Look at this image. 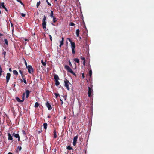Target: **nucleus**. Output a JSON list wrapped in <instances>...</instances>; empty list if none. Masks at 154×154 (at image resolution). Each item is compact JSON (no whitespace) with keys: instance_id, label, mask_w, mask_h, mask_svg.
Wrapping results in <instances>:
<instances>
[{"instance_id":"36","label":"nucleus","mask_w":154,"mask_h":154,"mask_svg":"<svg viewBox=\"0 0 154 154\" xmlns=\"http://www.w3.org/2000/svg\"><path fill=\"white\" fill-rule=\"evenodd\" d=\"M46 2L47 3V4L48 5L51 6V4L50 3H49L48 0H46Z\"/></svg>"},{"instance_id":"47","label":"nucleus","mask_w":154,"mask_h":154,"mask_svg":"<svg viewBox=\"0 0 154 154\" xmlns=\"http://www.w3.org/2000/svg\"><path fill=\"white\" fill-rule=\"evenodd\" d=\"M21 15L22 17H25V14L23 13H22Z\"/></svg>"},{"instance_id":"26","label":"nucleus","mask_w":154,"mask_h":154,"mask_svg":"<svg viewBox=\"0 0 154 154\" xmlns=\"http://www.w3.org/2000/svg\"><path fill=\"white\" fill-rule=\"evenodd\" d=\"M60 84V83L58 80L55 81V85L57 86L58 85Z\"/></svg>"},{"instance_id":"15","label":"nucleus","mask_w":154,"mask_h":154,"mask_svg":"<svg viewBox=\"0 0 154 154\" xmlns=\"http://www.w3.org/2000/svg\"><path fill=\"white\" fill-rule=\"evenodd\" d=\"M54 79L55 80V81L58 80L59 79V77H58V76L56 74L54 75Z\"/></svg>"},{"instance_id":"25","label":"nucleus","mask_w":154,"mask_h":154,"mask_svg":"<svg viewBox=\"0 0 154 154\" xmlns=\"http://www.w3.org/2000/svg\"><path fill=\"white\" fill-rule=\"evenodd\" d=\"M53 14H53V11H51V14H50V16L51 17H54V16H53Z\"/></svg>"},{"instance_id":"41","label":"nucleus","mask_w":154,"mask_h":154,"mask_svg":"<svg viewBox=\"0 0 154 154\" xmlns=\"http://www.w3.org/2000/svg\"><path fill=\"white\" fill-rule=\"evenodd\" d=\"M71 73L72 74L74 75L75 76H76V74L73 72V71H72V72H71Z\"/></svg>"},{"instance_id":"28","label":"nucleus","mask_w":154,"mask_h":154,"mask_svg":"<svg viewBox=\"0 0 154 154\" xmlns=\"http://www.w3.org/2000/svg\"><path fill=\"white\" fill-rule=\"evenodd\" d=\"M4 42L6 45H8V42L7 40L6 39H4Z\"/></svg>"},{"instance_id":"13","label":"nucleus","mask_w":154,"mask_h":154,"mask_svg":"<svg viewBox=\"0 0 154 154\" xmlns=\"http://www.w3.org/2000/svg\"><path fill=\"white\" fill-rule=\"evenodd\" d=\"M41 63L44 66H45L46 65V61L45 60L44 61L43 60H41Z\"/></svg>"},{"instance_id":"22","label":"nucleus","mask_w":154,"mask_h":154,"mask_svg":"<svg viewBox=\"0 0 154 154\" xmlns=\"http://www.w3.org/2000/svg\"><path fill=\"white\" fill-rule=\"evenodd\" d=\"M67 149L68 150H73V149L70 146H68L67 147Z\"/></svg>"},{"instance_id":"54","label":"nucleus","mask_w":154,"mask_h":154,"mask_svg":"<svg viewBox=\"0 0 154 154\" xmlns=\"http://www.w3.org/2000/svg\"><path fill=\"white\" fill-rule=\"evenodd\" d=\"M48 117V118H51V116L49 115H48V117Z\"/></svg>"},{"instance_id":"19","label":"nucleus","mask_w":154,"mask_h":154,"mask_svg":"<svg viewBox=\"0 0 154 154\" xmlns=\"http://www.w3.org/2000/svg\"><path fill=\"white\" fill-rule=\"evenodd\" d=\"M53 134H54V138H56L57 137V135L56 134V130L54 129L53 131Z\"/></svg>"},{"instance_id":"21","label":"nucleus","mask_w":154,"mask_h":154,"mask_svg":"<svg viewBox=\"0 0 154 154\" xmlns=\"http://www.w3.org/2000/svg\"><path fill=\"white\" fill-rule=\"evenodd\" d=\"M39 106V104L38 103V102H37L35 103V108H37Z\"/></svg>"},{"instance_id":"59","label":"nucleus","mask_w":154,"mask_h":154,"mask_svg":"<svg viewBox=\"0 0 154 154\" xmlns=\"http://www.w3.org/2000/svg\"><path fill=\"white\" fill-rule=\"evenodd\" d=\"M8 154H13V153L11 152H9Z\"/></svg>"},{"instance_id":"32","label":"nucleus","mask_w":154,"mask_h":154,"mask_svg":"<svg viewBox=\"0 0 154 154\" xmlns=\"http://www.w3.org/2000/svg\"><path fill=\"white\" fill-rule=\"evenodd\" d=\"M46 17L45 15H44L43 18L42 19V21H46Z\"/></svg>"},{"instance_id":"44","label":"nucleus","mask_w":154,"mask_h":154,"mask_svg":"<svg viewBox=\"0 0 154 154\" xmlns=\"http://www.w3.org/2000/svg\"><path fill=\"white\" fill-rule=\"evenodd\" d=\"M19 73L21 74V75H23V72L21 70H19Z\"/></svg>"},{"instance_id":"52","label":"nucleus","mask_w":154,"mask_h":154,"mask_svg":"<svg viewBox=\"0 0 154 154\" xmlns=\"http://www.w3.org/2000/svg\"><path fill=\"white\" fill-rule=\"evenodd\" d=\"M85 60L83 61V65H85Z\"/></svg>"},{"instance_id":"37","label":"nucleus","mask_w":154,"mask_h":154,"mask_svg":"<svg viewBox=\"0 0 154 154\" xmlns=\"http://www.w3.org/2000/svg\"><path fill=\"white\" fill-rule=\"evenodd\" d=\"M54 95L56 97V98H57L58 96H60L59 94L58 93H54Z\"/></svg>"},{"instance_id":"29","label":"nucleus","mask_w":154,"mask_h":154,"mask_svg":"<svg viewBox=\"0 0 154 154\" xmlns=\"http://www.w3.org/2000/svg\"><path fill=\"white\" fill-rule=\"evenodd\" d=\"M2 54L4 55V58H5V56L6 54V52L3 50V52L2 53Z\"/></svg>"},{"instance_id":"31","label":"nucleus","mask_w":154,"mask_h":154,"mask_svg":"<svg viewBox=\"0 0 154 154\" xmlns=\"http://www.w3.org/2000/svg\"><path fill=\"white\" fill-rule=\"evenodd\" d=\"M68 72L71 73L73 71L70 68L69 69H68L67 70Z\"/></svg>"},{"instance_id":"1","label":"nucleus","mask_w":154,"mask_h":154,"mask_svg":"<svg viewBox=\"0 0 154 154\" xmlns=\"http://www.w3.org/2000/svg\"><path fill=\"white\" fill-rule=\"evenodd\" d=\"M64 82L65 83L64 86L66 88L67 90L69 91L70 88L69 87V84L71 85V84L69 83V81L66 79L64 81Z\"/></svg>"},{"instance_id":"60","label":"nucleus","mask_w":154,"mask_h":154,"mask_svg":"<svg viewBox=\"0 0 154 154\" xmlns=\"http://www.w3.org/2000/svg\"><path fill=\"white\" fill-rule=\"evenodd\" d=\"M5 10L7 12L8 11V10L7 9H6Z\"/></svg>"},{"instance_id":"23","label":"nucleus","mask_w":154,"mask_h":154,"mask_svg":"<svg viewBox=\"0 0 154 154\" xmlns=\"http://www.w3.org/2000/svg\"><path fill=\"white\" fill-rule=\"evenodd\" d=\"M64 68L66 70H67L68 69H69L70 67L68 65H65Z\"/></svg>"},{"instance_id":"42","label":"nucleus","mask_w":154,"mask_h":154,"mask_svg":"<svg viewBox=\"0 0 154 154\" xmlns=\"http://www.w3.org/2000/svg\"><path fill=\"white\" fill-rule=\"evenodd\" d=\"M49 38H50V40L51 41H52V36L50 35H49Z\"/></svg>"},{"instance_id":"3","label":"nucleus","mask_w":154,"mask_h":154,"mask_svg":"<svg viewBox=\"0 0 154 154\" xmlns=\"http://www.w3.org/2000/svg\"><path fill=\"white\" fill-rule=\"evenodd\" d=\"M28 69V72L30 74H32L33 72V70L32 66L31 65H28L26 67Z\"/></svg>"},{"instance_id":"11","label":"nucleus","mask_w":154,"mask_h":154,"mask_svg":"<svg viewBox=\"0 0 154 154\" xmlns=\"http://www.w3.org/2000/svg\"><path fill=\"white\" fill-rule=\"evenodd\" d=\"M30 92L31 91L28 90H26V97L27 98H28L29 94Z\"/></svg>"},{"instance_id":"39","label":"nucleus","mask_w":154,"mask_h":154,"mask_svg":"<svg viewBox=\"0 0 154 154\" xmlns=\"http://www.w3.org/2000/svg\"><path fill=\"white\" fill-rule=\"evenodd\" d=\"M75 48H72V53L73 54H75Z\"/></svg>"},{"instance_id":"18","label":"nucleus","mask_w":154,"mask_h":154,"mask_svg":"<svg viewBox=\"0 0 154 154\" xmlns=\"http://www.w3.org/2000/svg\"><path fill=\"white\" fill-rule=\"evenodd\" d=\"M47 123H44L43 124V126L44 127V129L46 130L47 129Z\"/></svg>"},{"instance_id":"55","label":"nucleus","mask_w":154,"mask_h":154,"mask_svg":"<svg viewBox=\"0 0 154 154\" xmlns=\"http://www.w3.org/2000/svg\"><path fill=\"white\" fill-rule=\"evenodd\" d=\"M16 134L14 133H12V136H14V135L15 134Z\"/></svg>"},{"instance_id":"12","label":"nucleus","mask_w":154,"mask_h":154,"mask_svg":"<svg viewBox=\"0 0 154 154\" xmlns=\"http://www.w3.org/2000/svg\"><path fill=\"white\" fill-rule=\"evenodd\" d=\"M8 140H13V138L9 133H8Z\"/></svg>"},{"instance_id":"63","label":"nucleus","mask_w":154,"mask_h":154,"mask_svg":"<svg viewBox=\"0 0 154 154\" xmlns=\"http://www.w3.org/2000/svg\"><path fill=\"white\" fill-rule=\"evenodd\" d=\"M52 24L53 26H54V24H53V23H52Z\"/></svg>"},{"instance_id":"51","label":"nucleus","mask_w":154,"mask_h":154,"mask_svg":"<svg viewBox=\"0 0 154 154\" xmlns=\"http://www.w3.org/2000/svg\"><path fill=\"white\" fill-rule=\"evenodd\" d=\"M63 97L64 98V99L66 100V96H64Z\"/></svg>"},{"instance_id":"49","label":"nucleus","mask_w":154,"mask_h":154,"mask_svg":"<svg viewBox=\"0 0 154 154\" xmlns=\"http://www.w3.org/2000/svg\"><path fill=\"white\" fill-rule=\"evenodd\" d=\"M82 76L83 77V78H84V77H85V75H84V73H83L82 74Z\"/></svg>"},{"instance_id":"43","label":"nucleus","mask_w":154,"mask_h":154,"mask_svg":"<svg viewBox=\"0 0 154 154\" xmlns=\"http://www.w3.org/2000/svg\"><path fill=\"white\" fill-rule=\"evenodd\" d=\"M21 76L22 77V79H23V80L24 79H26L25 77L23 75H21Z\"/></svg>"},{"instance_id":"8","label":"nucleus","mask_w":154,"mask_h":154,"mask_svg":"<svg viewBox=\"0 0 154 154\" xmlns=\"http://www.w3.org/2000/svg\"><path fill=\"white\" fill-rule=\"evenodd\" d=\"M11 75L10 73H8L7 74V75L6 76V83H7L8 82L9 80L10 77H11Z\"/></svg>"},{"instance_id":"40","label":"nucleus","mask_w":154,"mask_h":154,"mask_svg":"<svg viewBox=\"0 0 154 154\" xmlns=\"http://www.w3.org/2000/svg\"><path fill=\"white\" fill-rule=\"evenodd\" d=\"M80 58L81 59V60H83V61L85 60V58L84 57H83L82 56L80 57Z\"/></svg>"},{"instance_id":"4","label":"nucleus","mask_w":154,"mask_h":154,"mask_svg":"<svg viewBox=\"0 0 154 154\" xmlns=\"http://www.w3.org/2000/svg\"><path fill=\"white\" fill-rule=\"evenodd\" d=\"M25 93H23V98H22V100H21L20 99L18 98V97H16V100L18 102H23V101L24 100V98L25 97Z\"/></svg>"},{"instance_id":"10","label":"nucleus","mask_w":154,"mask_h":154,"mask_svg":"<svg viewBox=\"0 0 154 154\" xmlns=\"http://www.w3.org/2000/svg\"><path fill=\"white\" fill-rule=\"evenodd\" d=\"M63 41H64V38L63 37H62V38L61 41H60V44L59 45V47H61V46L63 45Z\"/></svg>"},{"instance_id":"61","label":"nucleus","mask_w":154,"mask_h":154,"mask_svg":"<svg viewBox=\"0 0 154 154\" xmlns=\"http://www.w3.org/2000/svg\"><path fill=\"white\" fill-rule=\"evenodd\" d=\"M25 41H28V39L25 38Z\"/></svg>"},{"instance_id":"45","label":"nucleus","mask_w":154,"mask_h":154,"mask_svg":"<svg viewBox=\"0 0 154 154\" xmlns=\"http://www.w3.org/2000/svg\"><path fill=\"white\" fill-rule=\"evenodd\" d=\"M25 65L26 66V68L28 66H27V62L25 61Z\"/></svg>"},{"instance_id":"58","label":"nucleus","mask_w":154,"mask_h":154,"mask_svg":"<svg viewBox=\"0 0 154 154\" xmlns=\"http://www.w3.org/2000/svg\"><path fill=\"white\" fill-rule=\"evenodd\" d=\"M3 9H4L5 10L6 9V8L5 7H5H3Z\"/></svg>"},{"instance_id":"27","label":"nucleus","mask_w":154,"mask_h":154,"mask_svg":"<svg viewBox=\"0 0 154 154\" xmlns=\"http://www.w3.org/2000/svg\"><path fill=\"white\" fill-rule=\"evenodd\" d=\"M22 149V147L21 146H18L17 150V151H18V150L19 151H20Z\"/></svg>"},{"instance_id":"9","label":"nucleus","mask_w":154,"mask_h":154,"mask_svg":"<svg viewBox=\"0 0 154 154\" xmlns=\"http://www.w3.org/2000/svg\"><path fill=\"white\" fill-rule=\"evenodd\" d=\"M46 21H42V26L43 29H45L46 28Z\"/></svg>"},{"instance_id":"64","label":"nucleus","mask_w":154,"mask_h":154,"mask_svg":"<svg viewBox=\"0 0 154 154\" xmlns=\"http://www.w3.org/2000/svg\"><path fill=\"white\" fill-rule=\"evenodd\" d=\"M21 82H23V80L22 79H21Z\"/></svg>"},{"instance_id":"53","label":"nucleus","mask_w":154,"mask_h":154,"mask_svg":"<svg viewBox=\"0 0 154 154\" xmlns=\"http://www.w3.org/2000/svg\"><path fill=\"white\" fill-rule=\"evenodd\" d=\"M14 84H13V85H14V87H15V85H16L15 82H14Z\"/></svg>"},{"instance_id":"17","label":"nucleus","mask_w":154,"mask_h":154,"mask_svg":"<svg viewBox=\"0 0 154 154\" xmlns=\"http://www.w3.org/2000/svg\"><path fill=\"white\" fill-rule=\"evenodd\" d=\"M13 72L14 75L16 76H17L18 73V72L16 70H14L13 71Z\"/></svg>"},{"instance_id":"35","label":"nucleus","mask_w":154,"mask_h":154,"mask_svg":"<svg viewBox=\"0 0 154 154\" xmlns=\"http://www.w3.org/2000/svg\"><path fill=\"white\" fill-rule=\"evenodd\" d=\"M92 75V71L91 70H90L89 71V75L91 77Z\"/></svg>"},{"instance_id":"6","label":"nucleus","mask_w":154,"mask_h":154,"mask_svg":"<svg viewBox=\"0 0 154 154\" xmlns=\"http://www.w3.org/2000/svg\"><path fill=\"white\" fill-rule=\"evenodd\" d=\"M78 137V136L77 135L75 136L73 138V145L74 146H75L76 144L77 141V140Z\"/></svg>"},{"instance_id":"57","label":"nucleus","mask_w":154,"mask_h":154,"mask_svg":"<svg viewBox=\"0 0 154 154\" xmlns=\"http://www.w3.org/2000/svg\"><path fill=\"white\" fill-rule=\"evenodd\" d=\"M2 36H3V34H1L0 33V37Z\"/></svg>"},{"instance_id":"48","label":"nucleus","mask_w":154,"mask_h":154,"mask_svg":"<svg viewBox=\"0 0 154 154\" xmlns=\"http://www.w3.org/2000/svg\"><path fill=\"white\" fill-rule=\"evenodd\" d=\"M69 65H70V66H72V64H71V62H70V61H69Z\"/></svg>"},{"instance_id":"2","label":"nucleus","mask_w":154,"mask_h":154,"mask_svg":"<svg viewBox=\"0 0 154 154\" xmlns=\"http://www.w3.org/2000/svg\"><path fill=\"white\" fill-rule=\"evenodd\" d=\"M93 85H91L90 87H88V96L90 97L91 96V94L93 93V91L92 89Z\"/></svg>"},{"instance_id":"50","label":"nucleus","mask_w":154,"mask_h":154,"mask_svg":"<svg viewBox=\"0 0 154 154\" xmlns=\"http://www.w3.org/2000/svg\"><path fill=\"white\" fill-rule=\"evenodd\" d=\"M60 101H61V105H62L63 104V101L61 99H60Z\"/></svg>"},{"instance_id":"38","label":"nucleus","mask_w":154,"mask_h":154,"mask_svg":"<svg viewBox=\"0 0 154 154\" xmlns=\"http://www.w3.org/2000/svg\"><path fill=\"white\" fill-rule=\"evenodd\" d=\"M75 25V24L72 22H70L69 24V25L72 26H73Z\"/></svg>"},{"instance_id":"62","label":"nucleus","mask_w":154,"mask_h":154,"mask_svg":"<svg viewBox=\"0 0 154 154\" xmlns=\"http://www.w3.org/2000/svg\"><path fill=\"white\" fill-rule=\"evenodd\" d=\"M41 132H42V131H41H41H39V133H40Z\"/></svg>"},{"instance_id":"56","label":"nucleus","mask_w":154,"mask_h":154,"mask_svg":"<svg viewBox=\"0 0 154 154\" xmlns=\"http://www.w3.org/2000/svg\"><path fill=\"white\" fill-rule=\"evenodd\" d=\"M9 71L10 72H11L12 71L11 69V68L9 69Z\"/></svg>"},{"instance_id":"16","label":"nucleus","mask_w":154,"mask_h":154,"mask_svg":"<svg viewBox=\"0 0 154 154\" xmlns=\"http://www.w3.org/2000/svg\"><path fill=\"white\" fill-rule=\"evenodd\" d=\"M14 137L16 138H18V140L19 141L20 140V137L18 134H15Z\"/></svg>"},{"instance_id":"34","label":"nucleus","mask_w":154,"mask_h":154,"mask_svg":"<svg viewBox=\"0 0 154 154\" xmlns=\"http://www.w3.org/2000/svg\"><path fill=\"white\" fill-rule=\"evenodd\" d=\"M0 5L3 8V7H5V6L4 5V2H1L0 3Z\"/></svg>"},{"instance_id":"7","label":"nucleus","mask_w":154,"mask_h":154,"mask_svg":"<svg viewBox=\"0 0 154 154\" xmlns=\"http://www.w3.org/2000/svg\"><path fill=\"white\" fill-rule=\"evenodd\" d=\"M69 41L70 42L71 44L72 48H75V44L74 42H72V40L70 38H68Z\"/></svg>"},{"instance_id":"20","label":"nucleus","mask_w":154,"mask_h":154,"mask_svg":"<svg viewBox=\"0 0 154 154\" xmlns=\"http://www.w3.org/2000/svg\"><path fill=\"white\" fill-rule=\"evenodd\" d=\"M52 18H53V22L55 23L57 20V19L56 17L55 16L52 17Z\"/></svg>"},{"instance_id":"14","label":"nucleus","mask_w":154,"mask_h":154,"mask_svg":"<svg viewBox=\"0 0 154 154\" xmlns=\"http://www.w3.org/2000/svg\"><path fill=\"white\" fill-rule=\"evenodd\" d=\"M80 33V30L79 29H77L76 30V36L77 37H79V36Z\"/></svg>"},{"instance_id":"24","label":"nucleus","mask_w":154,"mask_h":154,"mask_svg":"<svg viewBox=\"0 0 154 154\" xmlns=\"http://www.w3.org/2000/svg\"><path fill=\"white\" fill-rule=\"evenodd\" d=\"M74 61L75 62H76L77 63H79V60L77 58H75L74 59Z\"/></svg>"},{"instance_id":"30","label":"nucleus","mask_w":154,"mask_h":154,"mask_svg":"<svg viewBox=\"0 0 154 154\" xmlns=\"http://www.w3.org/2000/svg\"><path fill=\"white\" fill-rule=\"evenodd\" d=\"M17 1L19 2L20 3L21 5H24V4L23 3V2H22V1H21V0H16Z\"/></svg>"},{"instance_id":"33","label":"nucleus","mask_w":154,"mask_h":154,"mask_svg":"<svg viewBox=\"0 0 154 154\" xmlns=\"http://www.w3.org/2000/svg\"><path fill=\"white\" fill-rule=\"evenodd\" d=\"M40 1H39L37 3L36 6L37 8H38V6L40 5Z\"/></svg>"},{"instance_id":"5","label":"nucleus","mask_w":154,"mask_h":154,"mask_svg":"<svg viewBox=\"0 0 154 154\" xmlns=\"http://www.w3.org/2000/svg\"><path fill=\"white\" fill-rule=\"evenodd\" d=\"M46 105L47 107L48 108V110H50L52 109V107L51 105L49 103L48 101H47L46 102Z\"/></svg>"},{"instance_id":"46","label":"nucleus","mask_w":154,"mask_h":154,"mask_svg":"<svg viewBox=\"0 0 154 154\" xmlns=\"http://www.w3.org/2000/svg\"><path fill=\"white\" fill-rule=\"evenodd\" d=\"M23 82H24L25 84H27V82H26V79H23Z\"/></svg>"}]
</instances>
